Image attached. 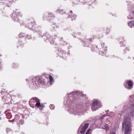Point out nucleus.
I'll return each instance as SVG.
<instances>
[{
	"instance_id": "f257e3e1",
	"label": "nucleus",
	"mask_w": 134,
	"mask_h": 134,
	"mask_svg": "<svg viewBox=\"0 0 134 134\" xmlns=\"http://www.w3.org/2000/svg\"><path fill=\"white\" fill-rule=\"evenodd\" d=\"M86 96V95L78 91L73 92L69 95L66 102L69 105H71L70 107L68 110V111L70 114L72 113L75 115H81L84 113V109L82 105L77 104L75 107L74 108H73V106L75 103V100L77 99V97L79 98L80 97H85Z\"/></svg>"
},
{
	"instance_id": "f03ea898",
	"label": "nucleus",
	"mask_w": 134,
	"mask_h": 134,
	"mask_svg": "<svg viewBox=\"0 0 134 134\" xmlns=\"http://www.w3.org/2000/svg\"><path fill=\"white\" fill-rule=\"evenodd\" d=\"M123 110L124 113H127L128 117L124 119L122 124V130H125L124 134H130L131 126L130 117L134 116V104H129L127 108L125 106L123 107Z\"/></svg>"
},
{
	"instance_id": "7ed1b4c3",
	"label": "nucleus",
	"mask_w": 134,
	"mask_h": 134,
	"mask_svg": "<svg viewBox=\"0 0 134 134\" xmlns=\"http://www.w3.org/2000/svg\"><path fill=\"white\" fill-rule=\"evenodd\" d=\"M47 81H48L47 77L43 75L35 77H31L28 79L29 87L32 89H34L36 87V86L38 87H43Z\"/></svg>"
},
{
	"instance_id": "20e7f679",
	"label": "nucleus",
	"mask_w": 134,
	"mask_h": 134,
	"mask_svg": "<svg viewBox=\"0 0 134 134\" xmlns=\"http://www.w3.org/2000/svg\"><path fill=\"white\" fill-rule=\"evenodd\" d=\"M39 35V37L41 38L43 37L44 40L45 42L48 43H50L51 44H54L55 39L57 37V35L54 36V38L51 36L48 33L46 32L44 34L42 30L37 33Z\"/></svg>"
},
{
	"instance_id": "39448f33",
	"label": "nucleus",
	"mask_w": 134,
	"mask_h": 134,
	"mask_svg": "<svg viewBox=\"0 0 134 134\" xmlns=\"http://www.w3.org/2000/svg\"><path fill=\"white\" fill-rule=\"evenodd\" d=\"M101 48H98L97 46L94 45V46H92L91 48V50L92 51H96L97 53H98L99 55L102 56H104L105 55L106 52L107 50V47L106 46H105L104 43L101 42Z\"/></svg>"
},
{
	"instance_id": "423d86ee",
	"label": "nucleus",
	"mask_w": 134,
	"mask_h": 134,
	"mask_svg": "<svg viewBox=\"0 0 134 134\" xmlns=\"http://www.w3.org/2000/svg\"><path fill=\"white\" fill-rule=\"evenodd\" d=\"M89 125V123L85 121L80 126L77 130V134H84Z\"/></svg>"
},
{
	"instance_id": "0eeeda50",
	"label": "nucleus",
	"mask_w": 134,
	"mask_h": 134,
	"mask_svg": "<svg viewBox=\"0 0 134 134\" xmlns=\"http://www.w3.org/2000/svg\"><path fill=\"white\" fill-rule=\"evenodd\" d=\"M1 93L2 95H4L2 98L3 101L6 103L10 101L12 98L7 92H6L5 89H3L1 91Z\"/></svg>"
},
{
	"instance_id": "6e6552de",
	"label": "nucleus",
	"mask_w": 134,
	"mask_h": 134,
	"mask_svg": "<svg viewBox=\"0 0 134 134\" xmlns=\"http://www.w3.org/2000/svg\"><path fill=\"white\" fill-rule=\"evenodd\" d=\"M36 103L35 105L36 107H37L38 108H43V106L40 104V100L36 97L32 98L29 101V104L30 105H33V103Z\"/></svg>"
},
{
	"instance_id": "1a4fd4ad",
	"label": "nucleus",
	"mask_w": 134,
	"mask_h": 134,
	"mask_svg": "<svg viewBox=\"0 0 134 134\" xmlns=\"http://www.w3.org/2000/svg\"><path fill=\"white\" fill-rule=\"evenodd\" d=\"M21 16L20 12L14 11L12 14V18L14 21H17L19 20V17Z\"/></svg>"
},
{
	"instance_id": "9d476101",
	"label": "nucleus",
	"mask_w": 134,
	"mask_h": 134,
	"mask_svg": "<svg viewBox=\"0 0 134 134\" xmlns=\"http://www.w3.org/2000/svg\"><path fill=\"white\" fill-rule=\"evenodd\" d=\"M43 18L46 20V19L47 20L49 21L51 20L54 19L55 17V16L51 13H46L43 16Z\"/></svg>"
},
{
	"instance_id": "9b49d317",
	"label": "nucleus",
	"mask_w": 134,
	"mask_h": 134,
	"mask_svg": "<svg viewBox=\"0 0 134 134\" xmlns=\"http://www.w3.org/2000/svg\"><path fill=\"white\" fill-rule=\"evenodd\" d=\"M101 106L100 102L96 100L93 102L92 104V109L93 111H95Z\"/></svg>"
},
{
	"instance_id": "f8f14e48",
	"label": "nucleus",
	"mask_w": 134,
	"mask_h": 134,
	"mask_svg": "<svg viewBox=\"0 0 134 134\" xmlns=\"http://www.w3.org/2000/svg\"><path fill=\"white\" fill-rule=\"evenodd\" d=\"M57 54L59 56L64 59H65L66 57V52L61 48L58 49Z\"/></svg>"
},
{
	"instance_id": "ddd939ff",
	"label": "nucleus",
	"mask_w": 134,
	"mask_h": 134,
	"mask_svg": "<svg viewBox=\"0 0 134 134\" xmlns=\"http://www.w3.org/2000/svg\"><path fill=\"white\" fill-rule=\"evenodd\" d=\"M92 40V38H85V39H84V40L83 41V45L84 46V47H88V46H89V47L92 48V47L93 46H92L91 45V46H92V47H90V42H91Z\"/></svg>"
},
{
	"instance_id": "4468645a",
	"label": "nucleus",
	"mask_w": 134,
	"mask_h": 134,
	"mask_svg": "<svg viewBox=\"0 0 134 134\" xmlns=\"http://www.w3.org/2000/svg\"><path fill=\"white\" fill-rule=\"evenodd\" d=\"M133 83L131 81H127L126 83L124 86L125 87L128 89H130L133 87Z\"/></svg>"
},
{
	"instance_id": "2eb2a0df",
	"label": "nucleus",
	"mask_w": 134,
	"mask_h": 134,
	"mask_svg": "<svg viewBox=\"0 0 134 134\" xmlns=\"http://www.w3.org/2000/svg\"><path fill=\"white\" fill-rule=\"evenodd\" d=\"M25 27H27L28 29L29 30H32L34 28V27L36 26V24H32L26 23V25H24Z\"/></svg>"
},
{
	"instance_id": "dca6fc26",
	"label": "nucleus",
	"mask_w": 134,
	"mask_h": 134,
	"mask_svg": "<svg viewBox=\"0 0 134 134\" xmlns=\"http://www.w3.org/2000/svg\"><path fill=\"white\" fill-rule=\"evenodd\" d=\"M69 14L68 16V18H71V20L73 21V20H75L76 18V16L74 14H73L72 13V10L70 11V12L69 13Z\"/></svg>"
},
{
	"instance_id": "f3484780",
	"label": "nucleus",
	"mask_w": 134,
	"mask_h": 134,
	"mask_svg": "<svg viewBox=\"0 0 134 134\" xmlns=\"http://www.w3.org/2000/svg\"><path fill=\"white\" fill-rule=\"evenodd\" d=\"M59 27L56 24H53L51 26V30L52 32L56 31L57 29Z\"/></svg>"
},
{
	"instance_id": "a211bd4d",
	"label": "nucleus",
	"mask_w": 134,
	"mask_h": 134,
	"mask_svg": "<svg viewBox=\"0 0 134 134\" xmlns=\"http://www.w3.org/2000/svg\"><path fill=\"white\" fill-rule=\"evenodd\" d=\"M26 23L32 24H36L35 21L32 17H31L29 19H28L27 21L26 22Z\"/></svg>"
},
{
	"instance_id": "6ab92c4d",
	"label": "nucleus",
	"mask_w": 134,
	"mask_h": 134,
	"mask_svg": "<svg viewBox=\"0 0 134 134\" xmlns=\"http://www.w3.org/2000/svg\"><path fill=\"white\" fill-rule=\"evenodd\" d=\"M100 125L104 129L108 130L109 129L108 125L106 123H105L104 124H100Z\"/></svg>"
},
{
	"instance_id": "aec40b11",
	"label": "nucleus",
	"mask_w": 134,
	"mask_h": 134,
	"mask_svg": "<svg viewBox=\"0 0 134 134\" xmlns=\"http://www.w3.org/2000/svg\"><path fill=\"white\" fill-rule=\"evenodd\" d=\"M41 30V27L40 26L35 27V26L34 28L32 30V31H34V32H36L37 33L40 32Z\"/></svg>"
},
{
	"instance_id": "412c9836",
	"label": "nucleus",
	"mask_w": 134,
	"mask_h": 134,
	"mask_svg": "<svg viewBox=\"0 0 134 134\" xmlns=\"http://www.w3.org/2000/svg\"><path fill=\"white\" fill-rule=\"evenodd\" d=\"M20 118L19 115H15L14 118L13 119L11 120H9L8 121L10 122H13L14 121H16L17 122V121Z\"/></svg>"
},
{
	"instance_id": "4be33fe9",
	"label": "nucleus",
	"mask_w": 134,
	"mask_h": 134,
	"mask_svg": "<svg viewBox=\"0 0 134 134\" xmlns=\"http://www.w3.org/2000/svg\"><path fill=\"white\" fill-rule=\"evenodd\" d=\"M12 1V0H9V1H6L5 2V5L7 7H9L13 3L15 2H13Z\"/></svg>"
},
{
	"instance_id": "5701e85b",
	"label": "nucleus",
	"mask_w": 134,
	"mask_h": 134,
	"mask_svg": "<svg viewBox=\"0 0 134 134\" xmlns=\"http://www.w3.org/2000/svg\"><path fill=\"white\" fill-rule=\"evenodd\" d=\"M56 12L61 14H66V12L65 11H64L63 9L60 8H59L56 10Z\"/></svg>"
},
{
	"instance_id": "b1692460",
	"label": "nucleus",
	"mask_w": 134,
	"mask_h": 134,
	"mask_svg": "<svg viewBox=\"0 0 134 134\" xmlns=\"http://www.w3.org/2000/svg\"><path fill=\"white\" fill-rule=\"evenodd\" d=\"M63 38H62L60 41L62 42V43L64 45H67L68 47V49H69L70 48L69 46H70V44L69 43H67L65 41L62 40Z\"/></svg>"
},
{
	"instance_id": "393cba45",
	"label": "nucleus",
	"mask_w": 134,
	"mask_h": 134,
	"mask_svg": "<svg viewBox=\"0 0 134 134\" xmlns=\"http://www.w3.org/2000/svg\"><path fill=\"white\" fill-rule=\"evenodd\" d=\"M19 36L20 38H23L24 39H26V36H25L24 33H21L19 35Z\"/></svg>"
},
{
	"instance_id": "a878e982",
	"label": "nucleus",
	"mask_w": 134,
	"mask_h": 134,
	"mask_svg": "<svg viewBox=\"0 0 134 134\" xmlns=\"http://www.w3.org/2000/svg\"><path fill=\"white\" fill-rule=\"evenodd\" d=\"M128 24L131 27L132 26H134V21H129L128 22Z\"/></svg>"
},
{
	"instance_id": "bb28decb",
	"label": "nucleus",
	"mask_w": 134,
	"mask_h": 134,
	"mask_svg": "<svg viewBox=\"0 0 134 134\" xmlns=\"http://www.w3.org/2000/svg\"><path fill=\"white\" fill-rule=\"evenodd\" d=\"M19 126H20V125H22L24 124V121L23 120H20L17 122Z\"/></svg>"
},
{
	"instance_id": "cd10ccee",
	"label": "nucleus",
	"mask_w": 134,
	"mask_h": 134,
	"mask_svg": "<svg viewBox=\"0 0 134 134\" xmlns=\"http://www.w3.org/2000/svg\"><path fill=\"white\" fill-rule=\"evenodd\" d=\"M131 15H134V11H132V12L131 13ZM127 18L129 19H132L133 18V17L131 15H130V14L129 15H128L127 16Z\"/></svg>"
},
{
	"instance_id": "c85d7f7f",
	"label": "nucleus",
	"mask_w": 134,
	"mask_h": 134,
	"mask_svg": "<svg viewBox=\"0 0 134 134\" xmlns=\"http://www.w3.org/2000/svg\"><path fill=\"white\" fill-rule=\"evenodd\" d=\"M81 34L80 32H79L78 33V34H75L74 33H73V34H72V35L74 37L76 38V37H78V35H80Z\"/></svg>"
},
{
	"instance_id": "c756f323",
	"label": "nucleus",
	"mask_w": 134,
	"mask_h": 134,
	"mask_svg": "<svg viewBox=\"0 0 134 134\" xmlns=\"http://www.w3.org/2000/svg\"><path fill=\"white\" fill-rule=\"evenodd\" d=\"M73 4H76L78 3V1L76 0H71Z\"/></svg>"
},
{
	"instance_id": "7c9ffc66",
	"label": "nucleus",
	"mask_w": 134,
	"mask_h": 134,
	"mask_svg": "<svg viewBox=\"0 0 134 134\" xmlns=\"http://www.w3.org/2000/svg\"><path fill=\"white\" fill-rule=\"evenodd\" d=\"M91 129H88L87 131L85 134H91Z\"/></svg>"
},
{
	"instance_id": "2f4dec72",
	"label": "nucleus",
	"mask_w": 134,
	"mask_h": 134,
	"mask_svg": "<svg viewBox=\"0 0 134 134\" xmlns=\"http://www.w3.org/2000/svg\"><path fill=\"white\" fill-rule=\"evenodd\" d=\"M55 107V106L53 104H50L49 105V108L51 110H54Z\"/></svg>"
},
{
	"instance_id": "473e14b6",
	"label": "nucleus",
	"mask_w": 134,
	"mask_h": 134,
	"mask_svg": "<svg viewBox=\"0 0 134 134\" xmlns=\"http://www.w3.org/2000/svg\"><path fill=\"white\" fill-rule=\"evenodd\" d=\"M6 131L7 133H9L10 132H12V130L9 128H7L6 130Z\"/></svg>"
},
{
	"instance_id": "72a5a7b5",
	"label": "nucleus",
	"mask_w": 134,
	"mask_h": 134,
	"mask_svg": "<svg viewBox=\"0 0 134 134\" xmlns=\"http://www.w3.org/2000/svg\"><path fill=\"white\" fill-rule=\"evenodd\" d=\"M124 41H120V44L121 47H122L123 46H124Z\"/></svg>"
},
{
	"instance_id": "f704fd0d",
	"label": "nucleus",
	"mask_w": 134,
	"mask_h": 134,
	"mask_svg": "<svg viewBox=\"0 0 134 134\" xmlns=\"http://www.w3.org/2000/svg\"><path fill=\"white\" fill-rule=\"evenodd\" d=\"M26 37V39L27 38L28 39H30L32 38L31 35H27Z\"/></svg>"
},
{
	"instance_id": "c9c22d12",
	"label": "nucleus",
	"mask_w": 134,
	"mask_h": 134,
	"mask_svg": "<svg viewBox=\"0 0 134 134\" xmlns=\"http://www.w3.org/2000/svg\"><path fill=\"white\" fill-rule=\"evenodd\" d=\"M49 79H50V83H51L52 82V81H53V77L51 76L49 77Z\"/></svg>"
},
{
	"instance_id": "e433bc0d",
	"label": "nucleus",
	"mask_w": 134,
	"mask_h": 134,
	"mask_svg": "<svg viewBox=\"0 0 134 134\" xmlns=\"http://www.w3.org/2000/svg\"><path fill=\"white\" fill-rule=\"evenodd\" d=\"M110 31V29L109 28H107L106 33L107 34H108Z\"/></svg>"
},
{
	"instance_id": "4c0bfd02",
	"label": "nucleus",
	"mask_w": 134,
	"mask_h": 134,
	"mask_svg": "<svg viewBox=\"0 0 134 134\" xmlns=\"http://www.w3.org/2000/svg\"><path fill=\"white\" fill-rule=\"evenodd\" d=\"M106 116V115L105 114H104L102 116H101L100 117V119H102Z\"/></svg>"
},
{
	"instance_id": "58836bf2",
	"label": "nucleus",
	"mask_w": 134,
	"mask_h": 134,
	"mask_svg": "<svg viewBox=\"0 0 134 134\" xmlns=\"http://www.w3.org/2000/svg\"><path fill=\"white\" fill-rule=\"evenodd\" d=\"M15 64H15V63H13V67L14 68H15V67H16V66H15Z\"/></svg>"
},
{
	"instance_id": "ea45409f",
	"label": "nucleus",
	"mask_w": 134,
	"mask_h": 134,
	"mask_svg": "<svg viewBox=\"0 0 134 134\" xmlns=\"http://www.w3.org/2000/svg\"><path fill=\"white\" fill-rule=\"evenodd\" d=\"M18 97L19 98H21V96L20 94H18L17 95Z\"/></svg>"
},
{
	"instance_id": "a19ab883",
	"label": "nucleus",
	"mask_w": 134,
	"mask_h": 134,
	"mask_svg": "<svg viewBox=\"0 0 134 134\" xmlns=\"http://www.w3.org/2000/svg\"><path fill=\"white\" fill-rule=\"evenodd\" d=\"M126 49L128 51H129L130 49L126 47Z\"/></svg>"
},
{
	"instance_id": "79ce46f5",
	"label": "nucleus",
	"mask_w": 134,
	"mask_h": 134,
	"mask_svg": "<svg viewBox=\"0 0 134 134\" xmlns=\"http://www.w3.org/2000/svg\"><path fill=\"white\" fill-rule=\"evenodd\" d=\"M111 134H115V133L114 132H113L111 133Z\"/></svg>"
},
{
	"instance_id": "37998d69",
	"label": "nucleus",
	"mask_w": 134,
	"mask_h": 134,
	"mask_svg": "<svg viewBox=\"0 0 134 134\" xmlns=\"http://www.w3.org/2000/svg\"><path fill=\"white\" fill-rule=\"evenodd\" d=\"M13 0L12 1H13V2H15L17 0Z\"/></svg>"
},
{
	"instance_id": "c03bdc74",
	"label": "nucleus",
	"mask_w": 134,
	"mask_h": 134,
	"mask_svg": "<svg viewBox=\"0 0 134 134\" xmlns=\"http://www.w3.org/2000/svg\"><path fill=\"white\" fill-rule=\"evenodd\" d=\"M92 4V3H89V4H88V5H91V4Z\"/></svg>"
},
{
	"instance_id": "a18cd8bd",
	"label": "nucleus",
	"mask_w": 134,
	"mask_h": 134,
	"mask_svg": "<svg viewBox=\"0 0 134 134\" xmlns=\"http://www.w3.org/2000/svg\"><path fill=\"white\" fill-rule=\"evenodd\" d=\"M69 54V51L67 53V55H68V54Z\"/></svg>"
},
{
	"instance_id": "49530a36",
	"label": "nucleus",
	"mask_w": 134,
	"mask_h": 134,
	"mask_svg": "<svg viewBox=\"0 0 134 134\" xmlns=\"http://www.w3.org/2000/svg\"><path fill=\"white\" fill-rule=\"evenodd\" d=\"M109 111V110H107L106 111H105V112L106 113H107V112L108 111Z\"/></svg>"
},
{
	"instance_id": "de8ad7c7",
	"label": "nucleus",
	"mask_w": 134,
	"mask_h": 134,
	"mask_svg": "<svg viewBox=\"0 0 134 134\" xmlns=\"http://www.w3.org/2000/svg\"><path fill=\"white\" fill-rule=\"evenodd\" d=\"M3 0H0V2H1V1H3Z\"/></svg>"
},
{
	"instance_id": "09e8293b",
	"label": "nucleus",
	"mask_w": 134,
	"mask_h": 134,
	"mask_svg": "<svg viewBox=\"0 0 134 134\" xmlns=\"http://www.w3.org/2000/svg\"><path fill=\"white\" fill-rule=\"evenodd\" d=\"M1 117H0V120H1Z\"/></svg>"
},
{
	"instance_id": "8fccbe9b",
	"label": "nucleus",
	"mask_w": 134,
	"mask_h": 134,
	"mask_svg": "<svg viewBox=\"0 0 134 134\" xmlns=\"http://www.w3.org/2000/svg\"><path fill=\"white\" fill-rule=\"evenodd\" d=\"M130 101H132V100H130Z\"/></svg>"
},
{
	"instance_id": "3c124183",
	"label": "nucleus",
	"mask_w": 134,
	"mask_h": 134,
	"mask_svg": "<svg viewBox=\"0 0 134 134\" xmlns=\"http://www.w3.org/2000/svg\"><path fill=\"white\" fill-rule=\"evenodd\" d=\"M16 10L17 11H18V10Z\"/></svg>"
},
{
	"instance_id": "603ef678",
	"label": "nucleus",
	"mask_w": 134,
	"mask_h": 134,
	"mask_svg": "<svg viewBox=\"0 0 134 134\" xmlns=\"http://www.w3.org/2000/svg\"><path fill=\"white\" fill-rule=\"evenodd\" d=\"M128 11H129V9H128Z\"/></svg>"
},
{
	"instance_id": "864d4df0",
	"label": "nucleus",
	"mask_w": 134,
	"mask_h": 134,
	"mask_svg": "<svg viewBox=\"0 0 134 134\" xmlns=\"http://www.w3.org/2000/svg\"><path fill=\"white\" fill-rule=\"evenodd\" d=\"M133 59H134V58L133 57Z\"/></svg>"
}]
</instances>
